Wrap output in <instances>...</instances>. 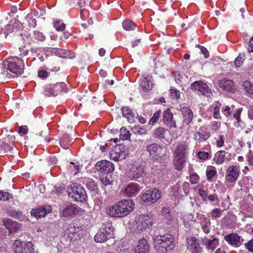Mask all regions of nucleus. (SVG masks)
<instances>
[{"instance_id":"obj_1","label":"nucleus","mask_w":253,"mask_h":253,"mask_svg":"<svg viewBox=\"0 0 253 253\" xmlns=\"http://www.w3.org/2000/svg\"><path fill=\"white\" fill-rule=\"evenodd\" d=\"M134 203L132 200H122L113 206L106 209V213L112 217H122L128 215L134 209Z\"/></svg>"},{"instance_id":"obj_2","label":"nucleus","mask_w":253,"mask_h":253,"mask_svg":"<svg viewBox=\"0 0 253 253\" xmlns=\"http://www.w3.org/2000/svg\"><path fill=\"white\" fill-rule=\"evenodd\" d=\"M153 240L154 248L159 253H166L169 250H171L174 247V238L169 234L156 236Z\"/></svg>"},{"instance_id":"obj_3","label":"nucleus","mask_w":253,"mask_h":253,"mask_svg":"<svg viewBox=\"0 0 253 253\" xmlns=\"http://www.w3.org/2000/svg\"><path fill=\"white\" fill-rule=\"evenodd\" d=\"M161 197V192L157 189L154 188L147 190L140 197L142 203L150 205L156 203Z\"/></svg>"},{"instance_id":"obj_4","label":"nucleus","mask_w":253,"mask_h":253,"mask_svg":"<svg viewBox=\"0 0 253 253\" xmlns=\"http://www.w3.org/2000/svg\"><path fill=\"white\" fill-rule=\"evenodd\" d=\"M67 92V88L64 83H57L54 84L46 86L44 94L46 96H56L62 93Z\"/></svg>"},{"instance_id":"obj_5","label":"nucleus","mask_w":253,"mask_h":253,"mask_svg":"<svg viewBox=\"0 0 253 253\" xmlns=\"http://www.w3.org/2000/svg\"><path fill=\"white\" fill-rule=\"evenodd\" d=\"M24 68L23 61L18 57H14L7 61V69L13 74L21 75L23 73Z\"/></svg>"},{"instance_id":"obj_6","label":"nucleus","mask_w":253,"mask_h":253,"mask_svg":"<svg viewBox=\"0 0 253 253\" xmlns=\"http://www.w3.org/2000/svg\"><path fill=\"white\" fill-rule=\"evenodd\" d=\"M13 249L15 253H34V249L31 242L22 241L20 240L15 241Z\"/></svg>"},{"instance_id":"obj_7","label":"nucleus","mask_w":253,"mask_h":253,"mask_svg":"<svg viewBox=\"0 0 253 253\" xmlns=\"http://www.w3.org/2000/svg\"><path fill=\"white\" fill-rule=\"evenodd\" d=\"M69 196L75 201L83 202L87 198L85 190L80 186H73L69 191Z\"/></svg>"},{"instance_id":"obj_8","label":"nucleus","mask_w":253,"mask_h":253,"mask_svg":"<svg viewBox=\"0 0 253 253\" xmlns=\"http://www.w3.org/2000/svg\"><path fill=\"white\" fill-rule=\"evenodd\" d=\"M240 174L239 166H230L226 170L225 180L229 183L235 182L238 179Z\"/></svg>"},{"instance_id":"obj_9","label":"nucleus","mask_w":253,"mask_h":253,"mask_svg":"<svg viewBox=\"0 0 253 253\" xmlns=\"http://www.w3.org/2000/svg\"><path fill=\"white\" fill-rule=\"evenodd\" d=\"M231 154L225 150H219L214 155L212 164L221 165L231 160Z\"/></svg>"},{"instance_id":"obj_10","label":"nucleus","mask_w":253,"mask_h":253,"mask_svg":"<svg viewBox=\"0 0 253 253\" xmlns=\"http://www.w3.org/2000/svg\"><path fill=\"white\" fill-rule=\"evenodd\" d=\"M146 150L149 152V157L154 160H158L163 155L162 146L156 143L148 145Z\"/></svg>"},{"instance_id":"obj_11","label":"nucleus","mask_w":253,"mask_h":253,"mask_svg":"<svg viewBox=\"0 0 253 253\" xmlns=\"http://www.w3.org/2000/svg\"><path fill=\"white\" fill-rule=\"evenodd\" d=\"M15 137L13 135H8L6 137L0 141V153L3 151L10 152L13 149Z\"/></svg>"},{"instance_id":"obj_12","label":"nucleus","mask_w":253,"mask_h":253,"mask_svg":"<svg viewBox=\"0 0 253 253\" xmlns=\"http://www.w3.org/2000/svg\"><path fill=\"white\" fill-rule=\"evenodd\" d=\"M151 218L148 214H141L139 215L136 221V230L141 232L149 227L152 223Z\"/></svg>"},{"instance_id":"obj_13","label":"nucleus","mask_w":253,"mask_h":253,"mask_svg":"<svg viewBox=\"0 0 253 253\" xmlns=\"http://www.w3.org/2000/svg\"><path fill=\"white\" fill-rule=\"evenodd\" d=\"M96 169L102 174L110 173L114 170V166L106 160L98 161L95 165Z\"/></svg>"},{"instance_id":"obj_14","label":"nucleus","mask_w":253,"mask_h":253,"mask_svg":"<svg viewBox=\"0 0 253 253\" xmlns=\"http://www.w3.org/2000/svg\"><path fill=\"white\" fill-rule=\"evenodd\" d=\"M186 240L187 249L191 253H201L202 249L201 247L199 241L194 237H188Z\"/></svg>"},{"instance_id":"obj_15","label":"nucleus","mask_w":253,"mask_h":253,"mask_svg":"<svg viewBox=\"0 0 253 253\" xmlns=\"http://www.w3.org/2000/svg\"><path fill=\"white\" fill-rule=\"evenodd\" d=\"M162 122L169 128L177 127L176 121L174 119L173 114L169 108L163 111Z\"/></svg>"},{"instance_id":"obj_16","label":"nucleus","mask_w":253,"mask_h":253,"mask_svg":"<svg viewBox=\"0 0 253 253\" xmlns=\"http://www.w3.org/2000/svg\"><path fill=\"white\" fill-rule=\"evenodd\" d=\"M3 225L9 231V233L12 234L17 232L21 228V224L18 222L8 218L2 219Z\"/></svg>"},{"instance_id":"obj_17","label":"nucleus","mask_w":253,"mask_h":253,"mask_svg":"<svg viewBox=\"0 0 253 253\" xmlns=\"http://www.w3.org/2000/svg\"><path fill=\"white\" fill-rule=\"evenodd\" d=\"M191 88L200 92L202 94L209 96L211 93L210 89L207 84L201 81H195L192 83Z\"/></svg>"},{"instance_id":"obj_18","label":"nucleus","mask_w":253,"mask_h":253,"mask_svg":"<svg viewBox=\"0 0 253 253\" xmlns=\"http://www.w3.org/2000/svg\"><path fill=\"white\" fill-rule=\"evenodd\" d=\"M141 189L140 185L134 182L128 183L124 190V193L128 197L135 196Z\"/></svg>"},{"instance_id":"obj_19","label":"nucleus","mask_w":253,"mask_h":253,"mask_svg":"<svg viewBox=\"0 0 253 253\" xmlns=\"http://www.w3.org/2000/svg\"><path fill=\"white\" fill-rule=\"evenodd\" d=\"M77 229H79V228H76L71 225L69 226V227L67 228L64 231V234L63 235V237L65 238L66 242H71L76 240L79 236Z\"/></svg>"},{"instance_id":"obj_20","label":"nucleus","mask_w":253,"mask_h":253,"mask_svg":"<svg viewBox=\"0 0 253 253\" xmlns=\"http://www.w3.org/2000/svg\"><path fill=\"white\" fill-rule=\"evenodd\" d=\"M219 86L223 90L229 92H234L236 90V86L232 80L224 78L220 80L218 83Z\"/></svg>"},{"instance_id":"obj_21","label":"nucleus","mask_w":253,"mask_h":253,"mask_svg":"<svg viewBox=\"0 0 253 253\" xmlns=\"http://www.w3.org/2000/svg\"><path fill=\"white\" fill-rule=\"evenodd\" d=\"M143 172L144 169L141 166H133L128 171L127 175L130 180H136L142 176Z\"/></svg>"},{"instance_id":"obj_22","label":"nucleus","mask_w":253,"mask_h":253,"mask_svg":"<svg viewBox=\"0 0 253 253\" xmlns=\"http://www.w3.org/2000/svg\"><path fill=\"white\" fill-rule=\"evenodd\" d=\"M51 211V208L49 206L41 207L36 209L32 210L31 211V215L38 219L45 216V215L48 213H50Z\"/></svg>"},{"instance_id":"obj_23","label":"nucleus","mask_w":253,"mask_h":253,"mask_svg":"<svg viewBox=\"0 0 253 253\" xmlns=\"http://www.w3.org/2000/svg\"><path fill=\"white\" fill-rule=\"evenodd\" d=\"M197 217L200 221V223L203 231L205 234H208L210 232L211 221L205 215L197 213Z\"/></svg>"},{"instance_id":"obj_24","label":"nucleus","mask_w":253,"mask_h":253,"mask_svg":"<svg viewBox=\"0 0 253 253\" xmlns=\"http://www.w3.org/2000/svg\"><path fill=\"white\" fill-rule=\"evenodd\" d=\"M79 211V208L75 204H71L67 206L62 211V215L64 217H72L76 215Z\"/></svg>"},{"instance_id":"obj_25","label":"nucleus","mask_w":253,"mask_h":253,"mask_svg":"<svg viewBox=\"0 0 253 253\" xmlns=\"http://www.w3.org/2000/svg\"><path fill=\"white\" fill-rule=\"evenodd\" d=\"M170 131L163 126H159L155 129L153 133V136L161 140H166V137L169 135Z\"/></svg>"},{"instance_id":"obj_26","label":"nucleus","mask_w":253,"mask_h":253,"mask_svg":"<svg viewBox=\"0 0 253 253\" xmlns=\"http://www.w3.org/2000/svg\"><path fill=\"white\" fill-rule=\"evenodd\" d=\"M183 123L186 125H189L193 119V113L192 110L188 107H183L181 109Z\"/></svg>"},{"instance_id":"obj_27","label":"nucleus","mask_w":253,"mask_h":253,"mask_svg":"<svg viewBox=\"0 0 253 253\" xmlns=\"http://www.w3.org/2000/svg\"><path fill=\"white\" fill-rule=\"evenodd\" d=\"M150 247L147 241L142 238L138 241V245L134 248L135 253H149Z\"/></svg>"},{"instance_id":"obj_28","label":"nucleus","mask_w":253,"mask_h":253,"mask_svg":"<svg viewBox=\"0 0 253 253\" xmlns=\"http://www.w3.org/2000/svg\"><path fill=\"white\" fill-rule=\"evenodd\" d=\"M188 144L186 142H182L176 146L173 155L186 157L188 154Z\"/></svg>"},{"instance_id":"obj_29","label":"nucleus","mask_w":253,"mask_h":253,"mask_svg":"<svg viewBox=\"0 0 253 253\" xmlns=\"http://www.w3.org/2000/svg\"><path fill=\"white\" fill-rule=\"evenodd\" d=\"M201 242L205 245L208 250H214L218 245V240L217 238H213L210 240L205 237L201 238Z\"/></svg>"},{"instance_id":"obj_30","label":"nucleus","mask_w":253,"mask_h":253,"mask_svg":"<svg viewBox=\"0 0 253 253\" xmlns=\"http://www.w3.org/2000/svg\"><path fill=\"white\" fill-rule=\"evenodd\" d=\"M224 239L231 245L239 247L241 245L240 236L237 234H228L224 237Z\"/></svg>"},{"instance_id":"obj_31","label":"nucleus","mask_w":253,"mask_h":253,"mask_svg":"<svg viewBox=\"0 0 253 253\" xmlns=\"http://www.w3.org/2000/svg\"><path fill=\"white\" fill-rule=\"evenodd\" d=\"M185 161L186 157L173 155V164L176 169L182 170L184 167Z\"/></svg>"},{"instance_id":"obj_32","label":"nucleus","mask_w":253,"mask_h":253,"mask_svg":"<svg viewBox=\"0 0 253 253\" xmlns=\"http://www.w3.org/2000/svg\"><path fill=\"white\" fill-rule=\"evenodd\" d=\"M100 230L109 235L113 236L114 235V229L112 226V222L108 220H104L101 226Z\"/></svg>"},{"instance_id":"obj_33","label":"nucleus","mask_w":253,"mask_h":253,"mask_svg":"<svg viewBox=\"0 0 253 253\" xmlns=\"http://www.w3.org/2000/svg\"><path fill=\"white\" fill-rule=\"evenodd\" d=\"M112 236L102 231H99L95 235L94 239L96 243H103L111 238Z\"/></svg>"},{"instance_id":"obj_34","label":"nucleus","mask_w":253,"mask_h":253,"mask_svg":"<svg viewBox=\"0 0 253 253\" xmlns=\"http://www.w3.org/2000/svg\"><path fill=\"white\" fill-rule=\"evenodd\" d=\"M122 113L123 116L127 119L129 123H132L134 122V117L131 109L127 107H124L122 109Z\"/></svg>"},{"instance_id":"obj_35","label":"nucleus","mask_w":253,"mask_h":253,"mask_svg":"<svg viewBox=\"0 0 253 253\" xmlns=\"http://www.w3.org/2000/svg\"><path fill=\"white\" fill-rule=\"evenodd\" d=\"M111 157L116 161L122 160L125 158V153L121 151L120 148H115V151L110 153Z\"/></svg>"},{"instance_id":"obj_36","label":"nucleus","mask_w":253,"mask_h":253,"mask_svg":"<svg viewBox=\"0 0 253 253\" xmlns=\"http://www.w3.org/2000/svg\"><path fill=\"white\" fill-rule=\"evenodd\" d=\"M51 51L55 55L62 58L68 57L70 55V52L63 49L58 48H53Z\"/></svg>"},{"instance_id":"obj_37","label":"nucleus","mask_w":253,"mask_h":253,"mask_svg":"<svg viewBox=\"0 0 253 253\" xmlns=\"http://www.w3.org/2000/svg\"><path fill=\"white\" fill-rule=\"evenodd\" d=\"M45 35L42 32L36 30L33 32L31 40L36 42L38 41L43 42L45 40Z\"/></svg>"},{"instance_id":"obj_38","label":"nucleus","mask_w":253,"mask_h":253,"mask_svg":"<svg viewBox=\"0 0 253 253\" xmlns=\"http://www.w3.org/2000/svg\"><path fill=\"white\" fill-rule=\"evenodd\" d=\"M140 86L143 90L148 92L152 89L153 84L150 81L145 78L141 81Z\"/></svg>"},{"instance_id":"obj_39","label":"nucleus","mask_w":253,"mask_h":253,"mask_svg":"<svg viewBox=\"0 0 253 253\" xmlns=\"http://www.w3.org/2000/svg\"><path fill=\"white\" fill-rule=\"evenodd\" d=\"M123 27L126 31L133 30L136 28V24L132 21L129 20H126L123 21L122 23Z\"/></svg>"},{"instance_id":"obj_40","label":"nucleus","mask_w":253,"mask_h":253,"mask_svg":"<svg viewBox=\"0 0 253 253\" xmlns=\"http://www.w3.org/2000/svg\"><path fill=\"white\" fill-rule=\"evenodd\" d=\"M196 156L201 160L206 161L211 158V153L203 151H198L196 152Z\"/></svg>"},{"instance_id":"obj_41","label":"nucleus","mask_w":253,"mask_h":253,"mask_svg":"<svg viewBox=\"0 0 253 253\" xmlns=\"http://www.w3.org/2000/svg\"><path fill=\"white\" fill-rule=\"evenodd\" d=\"M100 180L105 186L110 185L113 182L112 177L109 173L102 174Z\"/></svg>"},{"instance_id":"obj_42","label":"nucleus","mask_w":253,"mask_h":253,"mask_svg":"<svg viewBox=\"0 0 253 253\" xmlns=\"http://www.w3.org/2000/svg\"><path fill=\"white\" fill-rule=\"evenodd\" d=\"M7 214L9 216L19 219L21 217L22 212L19 210L16 211L14 209H11L7 210Z\"/></svg>"},{"instance_id":"obj_43","label":"nucleus","mask_w":253,"mask_h":253,"mask_svg":"<svg viewBox=\"0 0 253 253\" xmlns=\"http://www.w3.org/2000/svg\"><path fill=\"white\" fill-rule=\"evenodd\" d=\"M131 134L129 130L126 128L122 127L120 129V139L122 140H126L129 139L130 137Z\"/></svg>"},{"instance_id":"obj_44","label":"nucleus","mask_w":253,"mask_h":253,"mask_svg":"<svg viewBox=\"0 0 253 253\" xmlns=\"http://www.w3.org/2000/svg\"><path fill=\"white\" fill-rule=\"evenodd\" d=\"M217 174L216 169L212 167L211 169H207L206 170V176L207 180L209 182L211 181V179Z\"/></svg>"},{"instance_id":"obj_45","label":"nucleus","mask_w":253,"mask_h":253,"mask_svg":"<svg viewBox=\"0 0 253 253\" xmlns=\"http://www.w3.org/2000/svg\"><path fill=\"white\" fill-rule=\"evenodd\" d=\"M221 112L227 118L232 119L233 111L229 106H223L221 108Z\"/></svg>"},{"instance_id":"obj_46","label":"nucleus","mask_w":253,"mask_h":253,"mask_svg":"<svg viewBox=\"0 0 253 253\" xmlns=\"http://www.w3.org/2000/svg\"><path fill=\"white\" fill-rule=\"evenodd\" d=\"M216 141V146L218 148H221L224 145L225 137L224 135L219 134L217 135L216 137H214Z\"/></svg>"},{"instance_id":"obj_47","label":"nucleus","mask_w":253,"mask_h":253,"mask_svg":"<svg viewBox=\"0 0 253 253\" xmlns=\"http://www.w3.org/2000/svg\"><path fill=\"white\" fill-rule=\"evenodd\" d=\"M161 211L162 214L165 217L168 222L172 220L170 209L169 207L163 208Z\"/></svg>"},{"instance_id":"obj_48","label":"nucleus","mask_w":253,"mask_h":253,"mask_svg":"<svg viewBox=\"0 0 253 253\" xmlns=\"http://www.w3.org/2000/svg\"><path fill=\"white\" fill-rule=\"evenodd\" d=\"M221 105V104H219L215 105L213 107V117L215 119H221V117L220 114Z\"/></svg>"},{"instance_id":"obj_49","label":"nucleus","mask_w":253,"mask_h":253,"mask_svg":"<svg viewBox=\"0 0 253 253\" xmlns=\"http://www.w3.org/2000/svg\"><path fill=\"white\" fill-rule=\"evenodd\" d=\"M169 94L170 97L175 100H177L180 96V91L174 87L170 88Z\"/></svg>"},{"instance_id":"obj_50","label":"nucleus","mask_w":253,"mask_h":253,"mask_svg":"<svg viewBox=\"0 0 253 253\" xmlns=\"http://www.w3.org/2000/svg\"><path fill=\"white\" fill-rule=\"evenodd\" d=\"M243 86L248 93L253 94V84L248 81H246L244 82Z\"/></svg>"},{"instance_id":"obj_51","label":"nucleus","mask_w":253,"mask_h":253,"mask_svg":"<svg viewBox=\"0 0 253 253\" xmlns=\"http://www.w3.org/2000/svg\"><path fill=\"white\" fill-rule=\"evenodd\" d=\"M132 130L134 133L140 135H145L147 133V130L140 125L134 126L132 127Z\"/></svg>"},{"instance_id":"obj_52","label":"nucleus","mask_w":253,"mask_h":253,"mask_svg":"<svg viewBox=\"0 0 253 253\" xmlns=\"http://www.w3.org/2000/svg\"><path fill=\"white\" fill-rule=\"evenodd\" d=\"M54 27L58 31H63L66 27L65 24L60 20L55 21L53 23Z\"/></svg>"},{"instance_id":"obj_53","label":"nucleus","mask_w":253,"mask_h":253,"mask_svg":"<svg viewBox=\"0 0 253 253\" xmlns=\"http://www.w3.org/2000/svg\"><path fill=\"white\" fill-rule=\"evenodd\" d=\"M71 141L68 136H64L60 141V145L64 149H68L69 147V143Z\"/></svg>"},{"instance_id":"obj_54","label":"nucleus","mask_w":253,"mask_h":253,"mask_svg":"<svg viewBox=\"0 0 253 253\" xmlns=\"http://www.w3.org/2000/svg\"><path fill=\"white\" fill-rule=\"evenodd\" d=\"M15 30V26L13 24H8L6 25L4 29V33L5 35V37L6 38V37L12 33Z\"/></svg>"},{"instance_id":"obj_55","label":"nucleus","mask_w":253,"mask_h":253,"mask_svg":"<svg viewBox=\"0 0 253 253\" xmlns=\"http://www.w3.org/2000/svg\"><path fill=\"white\" fill-rule=\"evenodd\" d=\"M161 114V111H158L157 112H155L154 114L153 117L151 118L150 120L149 121L148 124L150 125H154L155 123H156L159 120Z\"/></svg>"},{"instance_id":"obj_56","label":"nucleus","mask_w":253,"mask_h":253,"mask_svg":"<svg viewBox=\"0 0 253 253\" xmlns=\"http://www.w3.org/2000/svg\"><path fill=\"white\" fill-rule=\"evenodd\" d=\"M200 180V177L196 172L191 174L189 176V182L192 184H195L198 183Z\"/></svg>"},{"instance_id":"obj_57","label":"nucleus","mask_w":253,"mask_h":253,"mask_svg":"<svg viewBox=\"0 0 253 253\" xmlns=\"http://www.w3.org/2000/svg\"><path fill=\"white\" fill-rule=\"evenodd\" d=\"M13 195L11 194L6 192L0 191V200L1 201H7L9 199H12Z\"/></svg>"},{"instance_id":"obj_58","label":"nucleus","mask_w":253,"mask_h":253,"mask_svg":"<svg viewBox=\"0 0 253 253\" xmlns=\"http://www.w3.org/2000/svg\"><path fill=\"white\" fill-rule=\"evenodd\" d=\"M86 186L90 191H94L97 187L96 182L90 179H88L86 181Z\"/></svg>"},{"instance_id":"obj_59","label":"nucleus","mask_w":253,"mask_h":253,"mask_svg":"<svg viewBox=\"0 0 253 253\" xmlns=\"http://www.w3.org/2000/svg\"><path fill=\"white\" fill-rule=\"evenodd\" d=\"M242 111V108H240L236 110V112L233 113L232 118L235 119L237 123H240L241 121V115Z\"/></svg>"},{"instance_id":"obj_60","label":"nucleus","mask_w":253,"mask_h":253,"mask_svg":"<svg viewBox=\"0 0 253 253\" xmlns=\"http://www.w3.org/2000/svg\"><path fill=\"white\" fill-rule=\"evenodd\" d=\"M222 211L219 208H215L211 212L213 218H218L220 216Z\"/></svg>"},{"instance_id":"obj_61","label":"nucleus","mask_w":253,"mask_h":253,"mask_svg":"<svg viewBox=\"0 0 253 253\" xmlns=\"http://www.w3.org/2000/svg\"><path fill=\"white\" fill-rule=\"evenodd\" d=\"M173 77L174 78L175 81L177 83H181L182 77L179 71H173L172 73Z\"/></svg>"},{"instance_id":"obj_62","label":"nucleus","mask_w":253,"mask_h":253,"mask_svg":"<svg viewBox=\"0 0 253 253\" xmlns=\"http://www.w3.org/2000/svg\"><path fill=\"white\" fill-rule=\"evenodd\" d=\"M246 158L249 166L251 169L253 170V153L252 152L249 153L246 156Z\"/></svg>"},{"instance_id":"obj_63","label":"nucleus","mask_w":253,"mask_h":253,"mask_svg":"<svg viewBox=\"0 0 253 253\" xmlns=\"http://www.w3.org/2000/svg\"><path fill=\"white\" fill-rule=\"evenodd\" d=\"M245 59L241 56V54H240L238 57H237L235 60L234 63L236 67L239 68L240 67L244 61Z\"/></svg>"},{"instance_id":"obj_64","label":"nucleus","mask_w":253,"mask_h":253,"mask_svg":"<svg viewBox=\"0 0 253 253\" xmlns=\"http://www.w3.org/2000/svg\"><path fill=\"white\" fill-rule=\"evenodd\" d=\"M194 138L197 142L200 143L201 142L205 141L203 137V134L199 131L195 133L194 135Z\"/></svg>"}]
</instances>
